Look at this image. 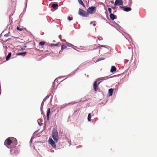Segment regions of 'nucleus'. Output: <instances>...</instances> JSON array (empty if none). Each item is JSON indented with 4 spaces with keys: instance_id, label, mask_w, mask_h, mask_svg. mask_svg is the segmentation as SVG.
Instances as JSON below:
<instances>
[{
    "instance_id": "1",
    "label": "nucleus",
    "mask_w": 157,
    "mask_h": 157,
    "mask_svg": "<svg viewBox=\"0 0 157 157\" xmlns=\"http://www.w3.org/2000/svg\"><path fill=\"white\" fill-rule=\"evenodd\" d=\"M17 141V140L13 138L9 137L7 138L4 142V144L8 148H11V145L14 140Z\"/></svg>"
},
{
    "instance_id": "2",
    "label": "nucleus",
    "mask_w": 157,
    "mask_h": 157,
    "mask_svg": "<svg viewBox=\"0 0 157 157\" xmlns=\"http://www.w3.org/2000/svg\"><path fill=\"white\" fill-rule=\"evenodd\" d=\"M52 137L56 142H57L59 140L58 133L57 130L53 128L52 132Z\"/></svg>"
},
{
    "instance_id": "3",
    "label": "nucleus",
    "mask_w": 157,
    "mask_h": 157,
    "mask_svg": "<svg viewBox=\"0 0 157 157\" xmlns=\"http://www.w3.org/2000/svg\"><path fill=\"white\" fill-rule=\"evenodd\" d=\"M78 14L82 17H87L89 16L88 13L83 10L80 8L79 9Z\"/></svg>"
},
{
    "instance_id": "4",
    "label": "nucleus",
    "mask_w": 157,
    "mask_h": 157,
    "mask_svg": "<svg viewBox=\"0 0 157 157\" xmlns=\"http://www.w3.org/2000/svg\"><path fill=\"white\" fill-rule=\"evenodd\" d=\"M45 44V42H44L42 41L40 42L39 44V46L37 47L38 48V49L40 51H43V46Z\"/></svg>"
},
{
    "instance_id": "5",
    "label": "nucleus",
    "mask_w": 157,
    "mask_h": 157,
    "mask_svg": "<svg viewBox=\"0 0 157 157\" xmlns=\"http://www.w3.org/2000/svg\"><path fill=\"white\" fill-rule=\"evenodd\" d=\"M95 7L91 6L88 8L87 10V12L89 13H93L95 10Z\"/></svg>"
},
{
    "instance_id": "6",
    "label": "nucleus",
    "mask_w": 157,
    "mask_h": 157,
    "mask_svg": "<svg viewBox=\"0 0 157 157\" xmlns=\"http://www.w3.org/2000/svg\"><path fill=\"white\" fill-rule=\"evenodd\" d=\"M123 2L122 0H116L114 3V5L116 6H123Z\"/></svg>"
},
{
    "instance_id": "7",
    "label": "nucleus",
    "mask_w": 157,
    "mask_h": 157,
    "mask_svg": "<svg viewBox=\"0 0 157 157\" xmlns=\"http://www.w3.org/2000/svg\"><path fill=\"white\" fill-rule=\"evenodd\" d=\"M100 82H99L97 85V81H95L93 84V88L95 92H96L98 90V86Z\"/></svg>"
},
{
    "instance_id": "8",
    "label": "nucleus",
    "mask_w": 157,
    "mask_h": 157,
    "mask_svg": "<svg viewBox=\"0 0 157 157\" xmlns=\"http://www.w3.org/2000/svg\"><path fill=\"white\" fill-rule=\"evenodd\" d=\"M48 142L54 148H56V146L55 142L53 141L52 138H49Z\"/></svg>"
},
{
    "instance_id": "9",
    "label": "nucleus",
    "mask_w": 157,
    "mask_h": 157,
    "mask_svg": "<svg viewBox=\"0 0 157 157\" xmlns=\"http://www.w3.org/2000/svg\"><path fill=\"white\" fill-rule=\"evenodd\" d=\"M119 8L121 9H123L124 11L126 12H128L131 10L132 9L130 7H124V6H120Z\"/></svg>"
},
{
    "instance_id": "10",
    "label": "nucleus",
    "mask_w": 157,
    "mask_h": 157,
    "mask_svg": "<svg viewBox=\"0 0 157 157\" xmlns=\"http://www.w3.org/2000/svg\"><path fill=\"white\" fill-rule=\"evenodd\" d=\"M109 16L112 20H114V19L117 18V16L113 13H110Z\"/></svg>"
},
{
    "instance_id": "11",
    "label": "nucleus",
    "mask_w": 157,
    "mask_h": 157,
    "mask_svg": "<svg viewBox=\"0 0 157 157\" xmlns=\"http://www.w3.org/2000/svg\"><path fill=\"white\" fill-rule=\"evenodd\" d=\"M113 92V89L111 88L109 89L108 90V94H109V96H110L112 95Z\"/></svg>"
},
{
    "instance_id": "12",
    "label": "nucleus",
    "mask_w": 157,
    "mask_h": 157,
    "mask_svg": "<svg viewBox=\"0 0 157 157\" xmlns=\"http://www.w3.org/2000/svg\"><path fill=\"white\" fill-rule=\"evenodd\" d=\"M26 52H20L16 53V55L17 56H25L26 54Z\"/></svg>"
},
{
    "instance_id": "13",
    "label": "nucleus",
    "mask_w": 157,
    "mask_h": 157,
    "mask_svg": "<svg viewBox=\"0 0 157 157\" xmlns=\"http://www.w3.org/2000/svg\"><path fill=\"white\" fill-rule=\"evenodd\" d=\"M50 113V108H49L48 109L47 111V117L48 119V120L49 115Z\"/></svg>"
},
{
    "instance_id": "14",
    "label": "nucleus",
    "mask_w": 157,
    "mask_h": 157,
    "mask_svg": "<svg viewBox=\"0 0 157 157\" xmlns=\"http://www.w3.org/2000/svg\"><path fill=\"white\" fill-rule=\"evenodd\" d=\"M116 71V68L114 66H112L111 68L110 71L111 72H113Z\"/></svg>"
},
{
    "instance_id": "15",
    "label": "nucleus",
    "mask_w": 157,
    "mask_h": 157,
    "mask_svg": "<svg viewBox=\"0 0 157 157\" xmlns=\"http://www.w3.org/2000/svg\"><path fill=\"white\" fill-rule=\"evenodd\" d=\"M11 54H12L11 52H10L8 53V55L6 57V60H8L10 59Z\"/></svg>"
},
{
    "instance_id": "16",
    "label": "nucleus",
    "mask_w": 157,
    "mask_h": 157,
    "mask_svg": "<svg viewBox=\"0 0 157 157\" xmlns=\"http://www.w3.org/2000/svg\"><path fill=\"white\" fill-rule=\"evenodd\" d=\"M78 2L79 3L82 5L84 7H85V5L83 3V2L82 1V0H78Z\"/></svg>"
},
{
    "instance_id": "17",
    "label": "nucleus",
    "mask_w": 157,
    "mask_h": 157,
    "mask_svg": "<svg viewBox=\"0 0 157 157\" xmlns=\"http://www.w3.org/2000/svg\"><path fill=\"white\" fill-rule=\"evenodd\" d=\"M58 5L57 4H52V7L53 9H56V7H57Z\"/></svg>"
},
{
    "instance_id": "18",
    "label": "nucleus",
    "mask_w": 157,
    "mask_h": 157,
    "mask_svg": "<svg viewBox=\"0 0 157 157\" xmlns=\"http://www.w3.org/2000/svg\"><path fill=\"white\" fill-rule=\"evenodd\" d=\"M59 44H60V43L59 42H58V43H57L56 44H51V46H56L58 45H59Z\"/></svg>"
},
{
    "instance_id": "19",
    "label": "nucleus",
    "mask_w": 157,
    "mask_h": 157,
    "mask_svg": "<svg viewBox=\"0 0 157 157\" xmlns=\"http://www.w3.org/2000/svg\"><path fill=\"white\" fill-rule=\"evenodd\" d=\"M91 115L90 113H89L87 117L88 120L89 121H91Z\"/></svg>"
},
{
    "instance_id": "20",
    "label": "nucleus",
    "mask_w": 157,
    "mask_h": 157,
    "mask_svg": "<svg viewBox=\"0 0 157 157\" xmlns=\"http://www.w3.org/2000/svg\"><path fill=\"white\" fill-rule=\"evenodd\" d=\"M67 46H66L64 44V45H62L61 46V50H62L64 49H66L67 48Z\"/></svg>"
},
{
    "instance_id": "21",
    "label": "nucleus",
    "mask_w": 157,
    "mask_h": 157,
    "mask_svg": "<svg viewBox=\"0 0 157 157\" xmlns=\"http://www.w3.org/2000/svg\"><path fill=\"white\" fill-rule=\"evenodd\" d=\"M104 59V58H102V57H101V58H98V59H97V60L96 62H98V61H100V60H103V59Z\"/></svg>"
},
{
    "instance_id": "22",
    "label": "nucleus",
    "mask_w": 157,
    "mask_h": 157,
    "mask_svg": "<svg viewBox=\"0 0 157 157\" xmlns=\"http://www.w3.org/2000/svg\"><path fill=\"white\" fill-rule=\"evenodd\" d=\"M17 29L19 31H22L23 30L22 28H19V27L17 26Z\"/></svg>"
},
{
    "instance_id": "23",
    "label": "nucleus",
    "mask_w": 157,
    "mask_h": 157,
    "mask_svg": "<svg viewBox=\"0 0 157 157\" xmlns=\"http://www.w3.org/2000/svg\"><path fill=\"white\" fill-rule=\"evenodd\" d=\"M68 19L69 20L71 21V20H72L73 19V17H68Z\"/></svg>"
},
{
    "instance_id": "24",
    "label": "nucleus",
    "mask_w": 157,
    "mask_h": 157,
    "mask_svg": "<svg viewBox=\"0 0 157 157\" xmlns=\"http://www.w3.org/2000/svg\"><path fill=\"white\" fill-rule=\"evenodd\" d=\"M108 10L110 13H111V10L110 8H108Z\"/></svg>"
},
{
    "instance_id": "25",
    "label": "nucleus",
    "mask_w": 157,
    "mask_h": 157,
    "mask_svg": "<svg viewBox=\"0 0 157 157\" xmlns=\"http://www.w3.org/2000/svg\"><path fill=\"white\" fill-rule=\"evenodd\" d=\"M26 46H23L21 49V50H24L25 49V48L26 47Z\"/></svg>"
},
{
    "instance_id": "26",
    "label": "nucleus",
    "mask_w": 157,
    "mask_h": 157,
    "mask_svg": "<svg viewBox=\"0 0 157 157\" xmlns=\"http://www.w3.org/2000/svg\"><path fill=\"white\" fill-rule=\"evenodd\" d=\"M93 25H94V26H95L96 25V24H93Z\"/></svg>"
},
{
    "instance_id": "27",
    "label": "nucleus",
    "mask_w": 157,
    "mask_h": 157,
    "mask_svg": "<svg viewBox=\"0 0 157 157\" xmlns=\"http://www.w3.org/2000/svg\"><path fill=\"white\" fill-rule=\"evenodd\" d=\"M98 39L99 40H101L99 39V37H98Z\"/></svg>"
},
{
    "instance_id": "28",
    "label": "nucleus",
    "mask_w": 157,
    "mask_h": 157,
    "mask_svg": "<svg viewBox=\"0 0 157 157\" xmlns=\"http://www.w3.org/2000/svg\"><path fill=\"white\" fill-rule=\"evenodd\" d=\"M90 24H92V22H90Z\"/></svg>"
}]
</instances>
